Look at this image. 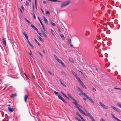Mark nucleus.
I'll list each match as a JSON object with an SVG mask.
<instances>
[{"label": "nucleus", "mask_w": 121, "mask_h": 121, "mask_svg": "<svg viewBox=\"0 0 121 121\" xmlns=\"http://www.w3.org/2000/svg\"><path fill=\"white\" fill-rule=\"evenodd\" d=\"M73 103L75 105L76 107L78 108V110L79 111L82 113H83L84 112L81 110L79 107H78V104L75 101L73 102Z\"/></svg>", "instance_id": "f257e3e1"}, {"label": "nucleus", "mask_w": 121, "mask_h": 121, "mask_svg": "<svg viewBox=\"0 0 121 121\" xmlns=\"http://www.w3.org/2000/svg\"><path fill=\"white\" fill-rule=\"evenodd\" d=\"M69 3V1H66L64 2L61 5V7H63L65 6L68 5Z\"/></svg>", "instance_id": "f03ea898"}, {"label": "nucleus", "mask_w": 121, "mask_h": 121, "mask_svg": "<svg viewBox=\"0 0 121 121\" xmlns=\"http://www.w3.org/2000/svg\"><path fill=\"white\" fill-rule=\"evenodd\" d=\"M84 95L93 104H94V102L93 100L88 95H86V94L84 93Z\"/></svg>", "instance_id": "7ed1b4c3"}, {"label": "nucleus", "mask_w": 121, "mask_h": 121, "mask_svg": "<svg viewBox=\"0 0 121 121\" xmlns=\"http://www.w3.org/2000/svg\"><path fill=\"white\" fill-rule=\"evenodd\" d=\"M42 33L44 37L46 38L47 37V35L48 34V32L46 30H42Z\"/></svg>", "instance_id": "20e7f679"}, {"label": "nucleus", "mask_w": 121, "mask_h": 121, "mask_svg": "<svg viewBox=\"0 0 121 121\" xmlns=\"http://www.w3.org/2000/svg\"><path fill=\"white\" fill-rule=\"evenodd\" d=\"M71 72L73 74L74 76L78 80V81H79V79H80V78L78 77L77 75L74 72L72 71H71Z\"/></svg>", "instance_id": "39448f33"}, {"label": "nucleus", "mask_w": 121, "mask_h": 121, "mask_svg": "<svg viewBox=\"0 0 121 121\" xmlns=\"http://www.w3.org/2000/svg\"><path fill=\"white\" fill-rule=\"evenodd\" d=\"M79 79V81H78L80 83V84L82 85V86L85 89H86L87 88L85 86V85L82 82L81 80L80 79Z\"/></svg>", "instance_id": "423d86ee"}, {"label": "nucleus", "mask_w": 121, "mask_h": 121, "mask_svg": "<svg viewBox=\"0 0 121 121\" xmlns=\"http://www.w3.org/2000/svg\"><path fill=\"white\" fill-rule=\"evenodd\" d=\"M99 104L103 108L105 109H108V107L106 106L105 105L101 102H99Z\"/></svg>", "instance_id": "0eeeda50"}, {"label": "nucleus", "mask_w": 121, "mask_h": 121, "mask_svg": "<svg viewBox=\"0 0 121 121\" xmlns=\"http://www.w3.org/2000/svg\"><path fill=\"white\" fill-rule=\"evenodd\" d=\"M58 97L59 99L61 100L63 102L66 104L67 103V102L62 97H61L60 95H59V96H58Z\"/></svg>", "instance_id": "6e6552de"}, {"label": "nucleus", "mask_w": 121, "mask_h": 121, "mask_svg": "<svg viewBox=\"0 0 121 121\" xmlns=\"http://www.w3.org/2000/svg\"><path fill=\"white\" fill-rule=\"evenodd\" d=\"M88 115L90 117V118L92 121H95L92 115H91L88 112Z\"/></svg>", "instance_id": "1a4fd4ad"}, {"label": "nucleus", "mask_w": 121, "mask_h": 121, "mask_svg": "<svg viewBox=\"0 0 121 121\" xmlns=\"http://www.w3.org/2000/svg\"><path fill=\"white\" fill-rule=\"evenodd\" d=\"M77 87V88L78 90L81 92L82 94L84 95V93H85L82 91V89L78 87Z\"/></svg>", "instance_id": "9d476101"}, {"label": "nucleus", "mask_w": 121, "mask_h": 121, "mask_svg": "<svg viewBox=\"0 0 121 121\" xmlns=\"http://www.w3.org/2000/svg\"><path fill=\"white\" fill-rule=\"evenodd\" d=\"M3 44L5 46H6V39L5 38H3Z\"/></svg>", "instance_id": "9b49d317"}, {"label": "nucleus", "mask_w": 121, "mask_h": 121, "mask_svg": "<svg viewBox=\"0 0 121 121\" xmlns=\"http://www.w3.org/2000/svg\"><path fill=\"white\" fill-rule=\"evenodd\" d=\"M111 108H112L114 110L116 111L117 112H119V110L116 107H114V106H112L111 107Z\"/></svg>", "instance_id": "f8f14e48"}, {"label": "nucleus", "mask_w": 121, "mask_h": 121, "mask_svg": "<svg viewBox=\"0 0 121 121\" xmlns=\"http://www.w3.org/2000/svg\"><path fill=\"white\" fill-rule=\"evenodd\" d=\"M8 110L10 112H13L14 110L13 108H12L9 107H8Z\"/></svg>", "instance_id": "ddd939ff"}, {"label": "nucleus", "mask_w": 121, "mask_h": 121, "mask_svg": "<svg viewBox=\"0 0 121 121\" xmlns=\"http://www.w3.org/2000/svg\"><path fill=\"white\" fill-rule=\"evenodd\" d=\"M67 95L68 96L71 98L73 100L75 101V99L73 97H72L70 94H68Z\"/></svg>", "instance_id": "4468645a"}, {"label": "nucleus", "mask_w": 121, "mask_h": 121, "mask_svg": "<svg viewBox=\"0 0 121 121\" xmlns=\"http://www.w3.org/2000/svg\"><path fill=\"white\" fill-rule=\"evenodd\" d=\"M43 19L44 21L46 23L48 24V21L47 18L44 16H43Z\"/></svg>", "instance_id": "2eb2a0df"}, {"label": "nucleus", "mask_w": 121, "mask_h": 121, "mask_svg": "<svg viewBox=\"0 0 121 121\" xmlns=\"http://www.w3.org/2000/svg\"><path fill=\"white\" fill-rule=\"evenodd\" d=\"M22 33L24 35V36H25L26 39L27 40L28 39V38L27 35L26 34H25L24 32H23Z\"/></svg>", "instance_id": "dca6fc26"}, {"label": "nucleus", "mask_w": 121, "mask_h": 121, "mask_svg": "<svg viewBox=\"0 0 121 121\" xmlns=\"http://www.w3.org/2000/svg\"><path fill=\"white\" fill-rule=\"evenodd\" d=\"M28 95H25L24 97V100L25 102H26L27 101V99L28 97Z\"/></svg>", "instance_id": "f3484780"}, {"label": "nucleus", "mask_w": 121, "mask_h": 121, "mask_svg": "<svg viewBox=\"0 0 121 121\" xmlns=\"http://www.w3.org/2000/svg\"><path fill=\"white\" fill-rule=\"evenodd\" d=\"M17 95V93H16L14 94H12L10 95V97L11 98H13L16 96Z\"/></svg>", "instance_id": "a211bd4d"}, {"label": "nucleus", "mask_w": 121, "mask_h": 121, "mask_svg": "<svg viewBox=\"0 0 121 121\" xmlns=\"http://www.w3.org/2000/svg\"><path fill=\"white\" fill-rule=\"evenodd\" d=\"M31 26L35 30L37 31L38 30V29L36 28L35 27L34 25H32V24L31 25Z\"/></svg>", "instance_id": "6ab92c4d"}, {"label": "nucleus", "mask_w": 121, "mask_h": 121, "mask_svg": "<svg viewBox=\"0 0 121 121\" xmlns=\"http://www.w3.org/2000/svg\"><path fill=\"white\" fill-rule=\"evenodd\" d=\"M111 115L113 117V118H114L116 120L118 121L119 120V119L117 118V117H116L113 114H111Z\"/></svg>", "instance_id": "aec40b11"}, {"label": "nucleus", "mask_w": 121, "mask_h": 121, "mask_svg": "<svg viewBox=\"0 0 121 121\" xmlns=\"http://www.w3.org/2000/svg\"><path fill=\"white\" fill-rule=\"evenodd\" d=\"M111 115L113 117V118H114L116 120L118 121L119 120V119L117 118V117H116L113 114H111Z\"/></svg>", "instance_id": "412c9836"}, {"label": "nucleus", "mask_w": 121, "mask_h": 121, "mask_svg": "<svg viewBox=\"0 0 121 121\" xmlns=\"http://www.w3.org/2000/svg\"><path fill=\"white\" fill-rule=\"evenodd\" d=\"M34 8H33V16L34 17V18L35 19L36 18V17L35 16V14L34 12Z\"/></svg>", "instance_id": "4be33fe9"}, {"label": "nucleus", "mask_w": 121, "mask_h": 121, "mask_svg": "<svg viewBox=\"0 0 121 121\" xmlns=\"http://www.w3.org/2000/svg\"><path fill=\"white\" fill-rule=\"evenodd\" d=\"M76 114L77 115H78L79 117L81 118V119L82 120V119H83V117H82V116L78 112H77Z\"/></svg>", "instance_id": "5701e85b"}, {"label": "nucleus", "mask_w": 121, "mask_h": 121, "mask_svg": "<svg viewBox=\"0 0 121 121\" xmlns=\"http://www.w3.org/2000/svg\"><path fill=\"white\" fill-rule=\"evenodd\" d=\"M51 32L52 34L54 35H56V34L54 32V31L52 30L51 29Z\"/></svg>", "instance_id": "b1692460"}, {"label": "nucleus", "mask_w": 121, "mask_h": 121, "mask_svg": "<svg viewBox=\"0 0 121 121\" xmlns=\"http://www.w3.org/2000/svg\"><path fill=\"white\" fill-rule=\"evenodd\" d=\"M61 73L62 74L64 75V76H67V74L66 73L63 71H61Z\"/></svg>", "instance_id": "393cba45"}, {"label": "nucleus", "mask_w": 121, "mask_h": 121, "mask_svg": "<svg viewBox=\"0 0 121 121\" xmlns=\"http://www.w3.org/2000/svg\"><path fill=\"white\" fill-rule=\"evenodd\" d=\"M34 40L37 43L38 45L40 46V44L38 42V41L35 38H34Z\"/></svg>", "instance_id": "a878e982"}, {"label": "nucleus", "mask_w": 121, "mask_h": 121, "mask_svg": "<svg viewBox=\"0 0 121 121\" xmlns=\"http://www.w3.org/2000/svg\"><path fill=\"white\" fill-rule=\"evenodd\" d=\"M61 93L62 94L65 96L67 98V99H69V97H67V96H66L63 93V92L62 91H61Z\"/></svg>", "instance_id": "bb28decb"}, {"label": "nucleus", "mask_w": 121, "mask_h": 121, "mask_svg": "<svg viewBox=\"0 0 121 121\" xmlns=\"http://www.w3.org/2000/svg\"><path fill=\"white\" fill-rule=\"evenodd\" d=\"M48 0V1H53V2H60V1H58V0Z\"/></svg>", "instance_id": "cd10ccee"}, {"label": "nucleus", "mask_w": 121, "mask_h": 121, "mask_svg": "<svg viewBox=\"0 0 121 121\" xmlns=\"http://www.w3.org/2000/svg\"><path fill=\"white\" fill-rule=\"evenodd\" d=\"M71 40L70 39H69L68 40V43L69 44L71 42Z\"/></svg>", "instance_id": "c85d7f7f"}, {"label": "nucleus", "mask_w": 121, "mask_h": 121, "mask_svg": "<svg viewBox=\"0 0 121 121\" xmlns=\"http://www.w3.org/2000/svg\"><path fill=\"white\" fill-rule=\"evenodd\" d=\"M48 72L49 73L50 75H51L52 76H54V74L52 72H51L49 71H48Z\"/></svg>", "instance_id": "c756f323"}, {"label": "nucleus", "mask_w": 121, "mask_h": 121, "mask_svg": "<svg viewBox=\"0 0 121 121\" xmlns=\"http://www.w3.org/2000/svg\"><path fill=\"white\" fill-rule=\"evenodd\" d=\"M69 60L72 63H74V61L72 58H69Z\"/></svg>", "instance_id": "7c9ffc66"}, {"label": "nucleus", "mask_w": 121, "mask_h": 121, "mask_svg": "<svg viewBox=\"0 0 121 121\" xmlns=\"http://www.w3.org/2000/svg\"><path fill=\"white\" fill-rule=\"evenodd\" d=\"M60 36L63 39H65V38L63 35L61 34L60 35Z\"/></svg>", "instance_id": "2f4dec72"}, {"label": "nucleus", "mask_w": 121, "mask_h": 121, "mask_svg": "<svg viewBox=\"0 0 121 121\" xmlns=\"http://www.w3.org/2000/svg\"><path fill=\"white\" fill-rule=\"evenodd\" d=\"M60 63L63 66H64V67H65V65L64 64L62 61Z\"/></svg>", "instance_id": "473e14b6"}, {"label": "nucleus", "mask_w": 121, "mask_h": 121, "mask_svg": "<svg viewBox=\"0 0 121 121\" xmlns=\"http://www.w3.org/2000/svg\"><path fill=\"white\" fill-rule=\"evenodd\" d=\"M50 22L51 24L53 26H55V24L54 23L52 22Z\"/></svg>", "instance_id": "72a5a7b5"}, {"label": "nucleus", "mask_w": 121, "mask_h": 121, "mask_svg": "<svg viewBox=\"0 0 121 121\" xmlns=\"http://www.w3.org/2000/svg\"><path fill=\"white\" fill-rule=\"evenodd\" d=\"M54 56L55 59L57 60H58V59H59L55 55H54Z\"/></svg>", "instance_id": "f704fd0d"}, {"label": "nucleus", "mask_w": 121, "mask_h": 121, "mask_svg": "<svg viewBox=\"0 0 121 121\" xmlns=\"http://www.w3.org/2000/svg\"><path fill=\"white\" fill-rule=\"evenodd\" d=\"M38 18L39 19V21L41 24V25H42V24H43V23H42V22L41 21L40 18H39V17H38Z\"/></svg>", "instance_id": "c9c22d12"}, {"label": "nucleus", "mask_w": 121, "mask_h": 121, "mask_svg": "<svg viewBox=\"0 0 121 121\" xmlns=\"http://www.w3.org/2000/svg\"><path fill=\"white\" fill-rule=\"evenodd\" d=\"M117 104L118 105V106L121 108V104L119 103H118Z\"/></svg>", "instance_id": "e433bc0d"}, {"label": "nucleus", "mask_w": 121, "mask_h": 121, "mask_svg": "<svg viewBox=\"0 0 121 121\" xmlns=\"http://www.w3.org/2000/svg\"><path fill=\"white\" fill-rule=\"evenodd\" d=\"M54 92L55 94H56L58 95V96H59V95H60V94L58 92H57L55 91H54Z\"/></svg>", "instance_id": "4c0bfd02"}, {"label": "nucleus", "mask_w": 121, "mask_h": 121, "mask_svg": "<svg viewBox=\"0 0 121 121\" xmlns=\"http://www.w3.org/2000/svg\"><path fill=\"white\" fill-rule=\"evenodd\" d=\"M38 37L39 39L41 41H43V39L41 38L39 36H38Z\"/></svg>", "instance_id": "58836bf2"}, {"label": "nucleus", "mask_w": 121, "mask_h": 121, "mask_svg": "<svg viewBox=\"0 0 121 121\" xmlns=\"http://www.w3.org/2000/svg\"><path fill=\"white\" fill-rule=\"evenodd\" d=\"M82 114H83L84 115H85L86 116H87L88 115V113H85V112H84Z\"/></svg>", "instance_id": "ea45409f"}, {"label": "nucleus", "mask_w": 121, "mask_h": 121, "mask_svg": "<svg viewBox=\"0 0 121 121\" xmlns=\"http://www.w3.org/2000/svg\"><path fill=\"white\" fill-rule=\"evenodd\" d=\"M27 40V43L29 44V45H30L31 44L30 43V42L29 41V40L28 39Z\"/></svg>", "instance_id": "a19ab883"}, {"label": "nucleus", "mask_w": 121, "mask_h": 121, "mask_svg": "<svg viewBox=\"0 0 121 121\" xmlns=\"http://www.w3.org/2000/svg\"><path fill=\"white\" fill-rule=\"evenodd\" d=\"M74 118L78 120L79 121H82L80 120L78 118H77L76 117H75Z\"/></svg>", "instance_id": "79ce46f5"}, {"label": "nucleus", "mask_w": 121, "mask_h": 121, "mask_svg": "<svg viewBox=\"0 0 121 121\" xmlns=\"http://www.w3.org/2000/svg\"><path fill=\"white\" fill-rule=\"evenodd\" d=\"M100 121H106L103 118H101L100 120Z\"/></svg>", "instance_id": "37998d69"}, {"label": "nucleus", "mask_w": 121, "mask_h": 121, "mask_svg": "<svg viewBox=\"0 0 121 121\" xmlns=\"http://www.w3.org/2000/svg\"><path fill=\"white\" fill-rule=\"evenodd\" d=\"M25 19L26 21H27L28 23H30L29 21L26 18H25Z\"/></svg>", "instance_id": "c03bdc74"}, {"label": "nucleus", "mask_w": 121, "mask_h": 121, "mask_svg": "<svg viewBox=\"0 0 121 121\" xmlns=\"http://www.w3.org/2000/svg\"><path fill=\"white\" fill-rule=\"evenodd\" d=\"M57 61L59 63H60L62 61L61 60H60L59 59H58V60H57Z\"/></svg>", "instance_id": "a18cd8bd"}, {"label": "nucleus", "mask_w": 121, "mask_h": 121, "mask_svg": "<svg viewBox=\"0 0 121 121\" xmlns=\"http://www.w3.org/2000/svg\"><path fill=\"white\" fill-rule=\"evenodd\" d=\"M61 84L63 86H64L66 87V86L62 82H61Z\"/></svg>", "instance_id": "49530a36"}, {"label": "nucleus", "mask_w": 121, "mask_h": 121, "mask_svg": "<svg viewBox=\"0 0 121 121\" xmlns=\"http://www.w3.org/2000/svg\"><path fill=\"white\" fill-rule=\"evenodd\" d=\"M35 5L36 6V5L37 4V0H35Z\"/></svg>", "instance_id": "de8ad7c7"}, {"label": "nucleus", "mask_w": 121, "mask_h": 121, "mask_svg": "<svg viewBox=\"0 0 121 121\" xmlns=\"http://www.w3.org/2000/svg\"><path fill=\"white\" fill-rule=\"evenodd\" d=\"M43 29V30H46L43 24L41 25Z\"/></svg>", "instance_id": "09e8293b"}, {"label": "nucleus", "mask_w": 121, "mask_h": 121, "mask_svg": "<svg viewBox=\"0 0 121 121\" xmlns=\"http://www.w3.org/2000/svg\"><path fill=\"white\" fill-rule=\"evenodd\" d=\"M38 33V34L39 35H40V36H42V34L41 33H40L39 31H37Z\"/></svg>", "instance_id": "8fccbe9b"}, {"label": "nucleus", "mask_w": 121, "mask_h": 121, "mask_svg": "<svg viewBox=\"0 0 121 121\" xmlns=\"http://www.w3.org/2000/svg\"><path fill=\"white\" fill-rule=\"evenodd\" d=\"M46 13L47 14H49L50 13L48 11H46Z\"/></svg>", "instance_id": "3c124183"}, {"label": "nucleus", "mask_w": 121, "mask_h": 121, "mask_svg": "<svg viewBox=\"0 0 121 121\" xmlns=\"http://www.w3.org/2000/svg\"><path fill=\"white\" fill-rule=\"evenodd\" d=\"M30 54L31 57H33L32 56V53H31V51H30Z\"/></svg>", "instance_id": "603ef678"}, {"label": "nucleus", "mask_w": 121, "mask_h": 121, "mask_svg": "<svg viewBox=\"0 0 121 121\" xmlns=\"http://www.w3.org/2000/svg\"><path fill=\"white\" fill-rule=\"evenodd\" d=\"M19 9H20V11H21V13H22L23 12H22V8H20Z\"/></svg>", "instance_id": "864d4df0"}, {"label": "nucleus", "mask_w": 121, "mask_h": 121, "mask_svg": "<svg viewBox=\"0 0 121 121\" xmlns=\"http://www.w3.org/2000/svg\"><path fill=\"white\" fill-rule=\"evenodd\" d=\"M114 88L115 89H119V90H121V89L120 88H117V87H114Z\"/></svg>", "instance_id": "5fc2aeb1"}, {"label": "nucleus", "mask_w": 121, "mask_h": 121, "mask_svg": "<svg viewBox=\"0 0 121 121\" xmlns=\"http://www.w3.org/2000/svg\"><path fill=\"white\" fill-rule=\"evenodd\" d=\"M38 53L41 56H43L42 54L41 53L39 52H38Z\"/></svg>", "instance_id": "6e6d98bb"}, {"label": "nucleus", "mask_w": 121, "mask_h": 121, "mask_svg": "<svg viewBox=\"0 0 121 121\" xmlns=\"http://www.w3.org/2000/svg\"><path fill=\"white\" fill-rule=\"evenodd\" d=\"M26 5L27 6H28L29 5V4L28 3L27 1H26Z\"/></svg>", "instance_id": "4d7b16f0"}, {"label": "nucleus", "mask_w": 121, "mask_h": 121, "mask_svg": "<svg viewBox=\"0 0 121 121\" xmlns=\"http://www.w3.org/2000/svg\"><path fill=\"white\" fill-rule=\"evenodd\" d=\"M41 9V10L42 11L43 13H44V12L43 11V9Z\"/></svg>", "instance_id": "13d9d810"}, {"label": "nucleus", "mask_w": 121, "mask_h": 121, "mask_svg": "<svg viewBox=\"0 0 121 121\" xmlns=\"http://www.w3.org/2000/svg\"><path fill=\"white\" fill-rule=\"evenodd\" d=\"M24 75H25L26 76V77L27 78H28L27 76V75L26 74V73H24Z\"/></svg>", "instance_id": "bf43d9fd"}, {"label": "nucleus", "mask_w": 121, "mask_h": 121, "mask_svg": "<svg viewBox=\"0 0 121 121\" xmlns=\"http://www.w3.org/2000/svg\"><path fill=\"white\" fill-rule=\"evenodd\" d=\"M30 45V46L32 48H34V46L31 44Z\"/></svg>", "instance_id": "052dcab7"}, {"label": "nucleus", "mask_w": 121, "mask_h": 121, "mask_svg": "<svg viewBox=\"0 0 121 121\" xmlns=\"http://www.w3.org/2000/svg\"><path fill=\"white\" fill-rule=\"evenodd\" d=\"M58 31L60 32V28L59 27H58Z\"/></svg>", "instance_id": "680f3d73"}, {"label": "nucleus", "mask_w": 121, "mask_h": 121, "mask_svg": "<svg viewBox=\"0 0 121 121\" xmlns=\"http://www.w3.org/2000/svg\"><path fill=\"white\" fill-rule=\"evenodd\" d=\"M83 100H85V101H86V98H83Z\"/></svg>", "instance_id": "e2e57ef3"}, {"label": "nucleus", "mask_w": 121, "mask_h": 121, "mask_svg": "<svg viewBox=\"0 0 121 121\" xmlns=\"http://www.w3.org/2000/svg\"><path fill=\"white\" fill-rule=\"evenodd\" d=\"M46 2H46L45 1H43V3H44V4H46Z\"/></svg>", "instance_id": "0e129e2a"}, {"label": "nucleus", "mask_w": 121, "mask_h": 121, "mask_svg": "<svg viewBox=\"0 0 121 121\" xmlns=\"http://www.w3.org/2000/svg\"><path fill=\"white\" fill-rule=\"evenodd\" d=\"M78 107H80L81 108H82V107L80 105H79V104H78Z\"/></svg>", "instance_id": "69168bd1"}, {"label": "nucleus", "mask_w": 121, "mask_h": 121, "mask_svg": "<svg viewBox=\"0 0 121 121\" xmlns=\"http://www.w3.org/2000/svg\"><path fill=\"white\" fill-rule=\"evenodd\" d=\"M70 45L71 47H72L73 46V45L72 44H71Z\"/></svg>", "instance_id": "338daca9"}, {"label": "nucleus", "mask_w": 121, "mask_h": 121, "mask_svg": "<svg viewBox=\"0 0 121 121\" xmlns=\"http://www.w3.org/2000/svg\"><path fill=\"white\" fill-rule=\"evenodd\" d=\"M92 89H93V90H95V91H96V89H95V88H92Z\"/></svg>", "instance_id": "774afa93"}]
</instances>
